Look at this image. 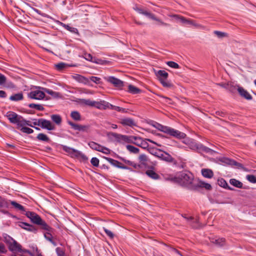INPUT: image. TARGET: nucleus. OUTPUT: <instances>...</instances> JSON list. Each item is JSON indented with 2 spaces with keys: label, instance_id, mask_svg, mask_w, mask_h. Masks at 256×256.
<instances>
[{
  "label": "nucleus",
  "instance_id": "f257e3e1",
  "mask_svg": "<svg viewBox=\"0 0 256 256\" xmlns=\"http://www.w3.org/2000/svg\"><path fill=\"white\" fill-rule=\"evenodd\" d=\"M175 179L180 185L189 189L195 190L197 187L194 180V176L190 172H180L175 178Z\"/></svg>",
  "mask_w": 256,
  "mask_h": 256
},
{
  "label": "nucleus",
  "instance_id": "f03ea898",
  "mask_svg": "<svg viewBox=\"0 0 256 256\" xmlns=\"http://www.w3.org/2000/svg\"><path fill=\"white\" fill-rule=\"evenodd\" d=\"M6 116L12 124H16L18 128L25 126L34 127L30 121L26 120L22 116L16 112H10L6 114Z\"/></svg>",
  "mask_w": 256,
  "mask_h": 256
},
{
  "label": "nucleus",
  "instance_id": "7ed1b4c3",
  "mask_svg": "<svg viewBox=\"0 0 256 256\" xmlns=\"http://www.w3.org/2000/svg\"><path fill=\"white\" fill-rule=\"evenodd\" d=\"M153 126L158 130L176 138L184 139L186 137V134L184 133L170 127L163 126L158 123H156Z\"/></svg>",
  "mask_w": 256,
  "mask_h": 256
},
{
  "label": "nucleus",
  "instance_id": "20e7f679",
  "mask_svg": "<svg viewBox=\"0 0 256 256\" xmlns=\"http://www.w3.org/2000/svg\"><path fill=\"white\" fill-rule=\"evenodd\" d=\"M25 215L29 218L32 222L40 226L41 228L45 230L52 232V228L50 227L36 213L32 212H26Z\"/></svg>",
  "mask_w": 256,
  "mask_h": 256
},
{
  "label": "nucleus",
  "instance_id": "39448f33",
  "mask_svg": "<svg viewBox=\"0 0 256 256\" xmlns=\"http://www.w3.org/2000/svg\"><path fill=\"white\" fill-rule=\"evenodd\" d=\"M5 242L8 244L10 251L13 252H21V246L12 238L8 236L5 238Z\"/></svg>",
  "mask_w": 256,
  "mask_h": 256
},
{
  "label": "nucleus",
  "instance_id": "423d86ee",
  "mask_svg": "<svg viewBox=\"0 0 256 256\" xmlns=\"http://www.w3.org/2000/svg\"><path fill=\"white\" fill-rule=\"evenodd\" d=\"M108 135L112 136L117 140L118 142L120 143L123 142L133 143L134 138V136H128L114 132H110Z\"/></svg>",
  "mask_w": 256,
  "mask_h": 256
},
{
  "label": "nucleus",
  "instance_id": "0eeeda50",
  "mask_svg": "<svg viewBox=\"0 0 256 256\" xmlns=\"http://www.w3.org/2000/svg\"><path fill=\"white\" fill-rule=\"evenodd\" d=\"M147 140L149 141L153 144H154L158 146H160V144L156 143V142H154L152 140H150V139L144 140L140 137L136 136H134L133 144L142 148L146 149V148H147L148 146V144L147 142Z\"/></svg>",
  "mask_w": 256,
  "mask_h": 256
},
{
  "label": "nucleus",
  "instance_id": "6e6552de",
  "mask_svg": "<svg viewBox=\"0 0 256 256\" xmlns=\"http://www.w3.org/2000/svg\"><path fill=\"white\" fill-rule=\"evenodd\" d=\"M88 145L92 149L102 152L104 154H109L110 152V150L109 148L94 142H90Z\"/></svg>",
  "mask_w": 256,
  "mask_h": 256
},
{
  "label": "nucleus",
  "instance_id": "1a4fd4ad",
  "mask_svg": "<svg viewBox=\"0 0 256 256\" xmlns=\"http://www.w3.org/2000/svg\"><path fill=\"white\" fill-rule=\"evenodd\" d=\"M44 92V91L40 90H32L28 94V98L31 99L41 100L45 96Z\"/></svg>",
  "mask_w": 256,
  "mask_h": 256
},
{
  "label": "nucleus",
  "instance_id": "9d476101",
  "mask_svg": "<svg viewBox=\"0 0 256 256\" xmlns=\"http://www.w3.org/2000/svg\"><path fill=\"white\" fill-rule=\"evenodd\" d=\"M133 8L134 10L136 11L139 14H144L145 16L148 18H150L153 20L154 19H156V16L154 14L150 12H148L147 10H146L145 9H144L142 8L138 7L137 6H134Z\"/></svg>",
  "mask_w": 256,
  "mask_h": 256
},
{
  "label": "nucleus",
  "instance_id": "9b49d317",
  "mask_svg": "<svg viewBox=\"0 0 256 256\" xmlns=\"http://www.w3.org/2000/svg\"><path fill=\"white\" fill-rule=\"evenodd\" d=\"M105 78L108 82L112 84L116 87L120 88L124 86L123 82L115 77L108 76Z\"/></svg>",
  "mask_w": 256,
  "mask_h": 256
},
{
  "label": "nucleus",
  "instance_id": "f8f14e48",
  "mask_svg": "<svg viewBox=\"0 0 256 256\" xmlns=\"http://www.w3.org/2000/svg\"><path fill=\"white\" fill-rule=\"evenodd\" d=\"M64 151L70 154L72 157L78 158L81 155V152L75 149L64 146H62Z\"/></svg>",
  "mask_w": 256,
  "mask_h": 256
},
{
  "label": "nucleus",
  "instance_id": "ddd939ff",
  "mask_svg": "<svg viewBox=\"0 0 256 256\" xmlns=\"http://www.w3.org/2000/svg\"><path fill=\"white\" fill-rule=\"evenodd\" d=\"M104 158L111 164L112 166L122 168V169H124L127 170L128 168L124 165H123L121 162H119L118 161L114 160L112 158H107V157H104Z\"/></svg>",
  "mask_w": 256,
  "mask_h": 256
},
{
  "label": "nucleus",
  "instance_id": "4468645a",
  "mask_svg": "<svg viewBox=\"0 0 256 256\" xmlns=\"http://www.w3.org/2000/svg\"><path fill=\"white\" fill-rule=\"evenodd\" d=\"M72 78L74 80L78 82L82 83L84 84H90V80L88 78L82 75L78 74H74L72 76Z\"/></svg>",
  "mask_w": 256,
  "mask_h": 256
},
{
  "label": "nucleus",
  "instance_id": "2eb2a0df",
  "mask_svg": "<svg viewBox=\"0 0 256 256\" xmlns=\"http://www.w3.org/2000/svg\"><path fill=\"white\" fill-rule=\"evenodd\" d=\"M210 239V242L217 246H222L226 244V240L224 238L216 237L211 238Z\"/></svg>",
  "mask_w": 256,
  "mask_h": 256
},
{
  "label": "nucleus",
  "instance_id": "dca6fc26",
  "mask_svg": "<svg viewBox=\"0 0 256 256\" xmlns=\"http://www.w3.org/2000/svg\"><path fill=\"white\" fill-rule=\"evenodd\" d=\"M41 121V127L42 128H46L49 130H54V126L50 120L42 118Z\"/></svg>",
  "mask_w": 256,
  "mask_h": 256
},
{
  "label": "nucleus",
  "instance_id": "f3484780",
  "mask_svg": "<svg viewBox=\"0 0 256 256\" xmlns=\"http://www.w3.org/2000/svg\"><path fill=\"white\" fill-rule=\"evenodd\" d=\"M18 226L28 231L34 232H36L37 231V229L35 228V227L31 224H30L28 223H26L24 222H19L18 224Z\"/></svg>",
  "mask_w": 256,
  "mask_h": 256
},
{
  "label": "nucleus",
  "instance_id": "a211bd4d",
  "mask_svg": "<svg viewBox=\"0 0 256 256\" xmlns=\"http://www.w3.org/2000/svg\"><path fill=\"white\" fill-rule=\"evenodd\" d=\"M237 90L240 95L241 96L244 98L248 100H250L252 99V96L243 88L238 86Z\"/></svg>",
  "mask_w": 256,
  "mask_h": 256
},
{
  "label": "nucleus",
  "instance_id": "6ab92c4d",
  "mask_svg": "<svg viewBox=\"0 0 256 256\" xmlns=\"http://www.w3.org/2000/svg\"><path fill=\"white\" fill-rule=\"evenodd\" d=\"M52 232L46 230L47 232L44 234V238L48 240L54 246H56V243L55 242H54L52 240V238H53L52 235L54 234V230L52 228Z\"/></svg>",
  "mask_w": 256,
  "mask_h": 256
},
{
  "label": "nucleus",
  "instance_id": "aec40b11",
  "mask_svg": "<svg viewBox=\"0 0 256 256\" xmlns=\"http://www.w3.org/2000/svg\"><path fill=\"white\" fill-rule=\"evenodd\" d=\"M155 74L158 77V80H162L166 78H168V74L167 72L164 70H159L155 71Z\"/></svg>",
  "mask_w": 256,
  "mask_h": 256
},
{
  "label": "nucleus",
  "instance_id": "412c9836",
  "mask_svg": "<svg viewBox=\"0 0 256 256\" xmlns=\"http://www.w3.org/2000/svg\"><path fill=\"white\" fill-rule=\"evenodd\" d=\"M198 152H205L210 154H213V153L215 152V151L212 150L211 148H210L206 146H204L202 144H200L199 145V148L198 149Z\"/></svg>",
  "mask_w": 256,
  "mask_h": 256
},
{
  "label": "nucleus",
  "instance_id": "4be33fe9",
  "mask_svg": "<svg viewBox=\"0 0 256 256\" xmlns=\"http://www.w3.org/2000/svg\"><path fill=\"white\" fill-rule=\"evenodd\" d=\"M224 162L230 165L236 166L239 168L244 169V168L242 164L236 162L234 160H230L229 158H226Z\"/></svg>",
  "mask_w": 256,
  "mask_h": 256
},
{
  "label": "nucleus",
  "instance_id": "5701e85b",
  "mask_svg": "<svg viewBox=\"0 0 256 256\" xmlns=\"http://www.w3.org/2000/svg\"><path fill=\"white\" fill-rule=\"evenodd\" d=\"M120 123L123 126H132L135 125L134 121L132 118H126L122 120Z\"/></svg>",
  "mask_w": 256,
  "mask_h": 256
},
{
  "label": "nucleus",
  "instance_id": "b1692460",
  "mask_svg": "<svg viewBox=\"0 0 256 256\" xmlns=\"http://www.w3.org/2000/svg\"><path fill=\"white\" fill-rule=\"evenodd\" d=\"M202 175L206 178H212L214 176L213 172L210 169H202Z\"/></svg>",
  "mask_w": 256,
  "mask_h": 256
},
{
  "label": "nucleus",
  "instance_id": "393cba45",
  "mask_svg": "<svg viewBox=\"0 0 256 256\" xmlns=\"http://www.w3.org/2000/svg\"><path fill=\"white\" fill-rule=\"evenodd\" d=\"M218 184L220 186L224 188H227L230 190H234L232 188L228 186L226 182L222 178H219L218 180Z\"/></svg>",
  "mask_w": 256,
  "mask_h": 256
},
{
  "label": "nucleus",
  "instance_id": "a878e982",
  "mask_svg": "<svg viewBox=\"0 0 256 256\" xmlns=\"http://www.w3.org/2000/svg\"><path fill=\"white\" fill-rule=\"evenodd\" d=\"M230 184L232 185L233 186H234L236 188H242V183L236 179H234V178L230 179Z\"/></svg>",
  "mask_w": 256,
  "mask_h": 256
},
{
  "label": "nucleus",
  "instance_id": "bb28decb",
  "mask_svg": "<svg viewBox=\"0 0 256 256\" xmlns=\"http://www.w3.org/2000/svg\"><path fill=\"white\" fill-rule=\"evenodd\" d=\"M104 103H107V102L101 100L100 102H96L95 107L100 110H106L108 106Z\"/></svg>",
  "mask_w": 256,
  "mask_h": 256
},
{
  "label": "nucleus",
  "instance_id": "cd10ccee",
  "mask_svg": "<svg viewBox=\"0 0 256 256\" xmlns=\"http://www.w3.org/2000/svg\"><path fill=\"white\" fill-rule=\"evenodd\" d=\"M70 116L76 121H80L81 120V116L78 111H72L71 112Z\"/></svg>",
  "mask_w": 256,
  "mask_h": 256
},
{
  "label": "nucleus",
  "instance_id": "c85d7f7f",
  "mask_svg": "<svg viewBox=\"0 0 256 256\" xmlns=\"http://www.w3.org/2000/svg\"><path fill=\"white\" fill-rule=\"evenodd\" d=\"M128 90L132 94H136L140 92V90L139 88L132 84L128 86Z\"/></svg>",
  "mask_w": 256,
  "mask_h": 256
},
{
  "label": "nucleus",
  "instance_id": "c756f323",
  "mask_svg": "<svg viewBox=\"0 0 256 256\" xmlns=\"http://www.w3.org/2000/svg\"><path fill=\"white\" fill-rule=\"evenodd\" d=\"M84 58L87 60H89L96 64H100V60H96L95 58H93L92 56L90 54L85 53Z\"/></svg>",
  "mask_w": 256,
  "mask_h": 256
},
{
  "label": "nucleus",
  "instance_id": "7c9ffc66",
  "mask_svg": "<svg viewBox=\"0 0 256 256\" xmlns=\"http://www.w3.org/2000/svg\"><path fill=\"white\" fill-rule=\"evenodd\" d=\"M23 95L22 93H18L11 96L10 98V100L12 101H18L22 100Z\"/></svg>",
  "mask_w": 256,
  "mask_h": 256
},
{
  "label": "nucleus",
  "instance_id": "2f4dec72",
  "mask_svg": "<svg viewBox=\"0 0 256 256\" xmlns=\"http://www.w3.org/2000/svg\"><path fill=\"white\" fill-rule=\"evenodd\" d=\"M63 27L64 28L68 30L71 32L72 33L76 34L78 35L79 34L78 30L76 28L72 27L70 26H69L68 24H63Z\"/></svg>",
  "mask_w": 256,
  "mask_h": 256
},
{
  "label": "nucleus",
  "instance_id": "473e14b6",
  "mask_svg": "<svg viewBox=\"0 0 256 256\" xmlns=\"http://www.w3.org/2000/svg\"><path fill=\"white\" fill-rule=\"evenodd\" d=\"M11 204L16 209L22 212H26L24 207L20 204L17 203L14 201H10Z\"/></svg>",
  "mask_w": 256,
  "mask_h": 256
},
{
  "label": "nucleus",
  "instance_id": "72a5a7b5",
  "mask_svg": "<svg viewBox=\"0 0 256 256\" xmlns=\"http://www.w3.org/2000/svg\"><path fill=\"white\" fill-rule=\"evenodd\" d=\"M146 173L149 177L154 180L158 179L159 178V176L152 170H148Z\"/></svg>",
  "mask_w": 256,
  "mask_h": 256
},
{
  "label": "nucleus",
  "instance_id": "f704fd0d",
  "mask_svg": "<svg viewBox=\"0 0 256 256\" xmlns=\"http://www.w3.org/2000/svg\"><path fill=\"white\" fill-rule=\"evenodd\" d=\"M157 156L163 160L168 162H171L173 160L172 158L168 153H166V156H164L163 154H160V155H158Z\"/></svg>",
  "mask_w": 256,
  "mask_h": 256
},
{
  "label": "nucleus",
  "instance_id": "c9c22d12",
  "mask_svg": "<svg viewBox=\"0 0 256 256\" xmlns=\"http://www.w3.org/2000/svg\"><path fill=\"white\" fill-rule=\"evenodd\" d=\"M42 90L44 92L50 94V96H52L54 98H57L59 96L60 94L58 92H54L51 90L48 89L46 88H42Z\"/></svg>",
  "mask_w": 256,
  "mask_h": 256
},
{
  "label": "nucleus",
  "instance_id": "e433bc0d",
  "mask_svg": "<svg viewBox=\"0 0 256 256\" xmlns=\"http://www.w3.org/2000/svg\"><path fill=\"white\" fill-rule=\"evenodd\" d=\"M30 108H35L38 110L42 111L44 110V108L42 104H30L28 105Z\"/></svg>",
  "mask_w": 256,
  "mask_h": 256
},
{
  "label": "nucleus",
  "instance_id": "4c0bfd02",
  "mask_svg": "<svg viewBox=\"0 0 256 256\" xmlns=\"http://www.w3.org/2000/svg\"><path fill=\"white\" fill-rule=\"evenodd\" d=\"M51 118L57 124H60L62 122V118L59 115L53 114L51 116Z\"/></svg>",
  "mask_w": 256,
  "mask_h": 256
},
{
  "label": "nucleus",
  "instance_id": "58836bf2",
  "mask_svg": "<svg viewBox=\"0 0 256 256\" xmlns=\"http://www.w3.org/2000/svg\"><path fill=\"white\" fill-rule=\"evenodd\" d=\"M169 16L175 18L178 21L180 22L183 24H185L186 20V18L184 17L177 14L169 15Z\"/></svg>",
  "mask_w": 256,
  "mask_h": 256
},
{
  "label": "nucleus",
  "instance_id": "ea45409f",
  "mask_svg": "<svg viewBox=\"0 0 256 256\" xmlns=\"http://www.w3.org/2000/svg\"><path fill=\"white\" fill-rule=\"evenodd\" d=\"M37 138L41 141L48 142L50 140L49 138L45 134L40 133L37 136Z\"/></svg>",
  "mask_w": 256,
  "mask_h": 256
},
{
  "label": "nucleus",
  "instance_id": "a19ab883",
  "mask_svg": "<svg viewBox=\"0 0 256 256\" xmlns=\"http://www.w3.org/2000/svg\"><path fill=\"white\" fill-rule=\"evenodd\" d=\"M200 144L196 143L194 140H192L188 146L192 150H198Z\"/></svg>",
  "mask_w": 256,
  "mask_h": 256
},
{
  "label": "nucleus",
  "instance_id": "79ce46f5",
  "mask_svg": "<svg viewBox=\"0 0 256 256\" xmlns=\"http://www.w3.org/2000/svg\"><path fill=\"white\" fill-rule=\"evenodd\" d=\"M126 149L130 152L133 154H138L139 152V149L131 145H127Z\"/></svg>",
  "mask_w": 256,
  "mask_h": 256
},
{
  "label": "nucleus",
  "instance_id": "37998d69",
  "mask_svg": "<svg viewBox=\"0 0 256 256\" xmlns=\"http://www.w3.org/2000/svg\"><path fill=\"white\" fill-rule=\"evenodd\" d=\"M198 186L201 188H206V190H210L212 188V186L210 184L206 183L204 182H200Z\"/></svg>",
  "mask_w": 256,
  "mask_h": 256
},
{
  "label": "nucleus",
  "instance_id": "c03bdc74",
  "mask_svg": "<svg viewBox=\"0 0 256 256\" xmlns=\"http://www.w3.org/2000/svg\"><path fill=\"white\" fill-rule=\"evenodd\" d=\"M20 130L22 132L28 134H30L34 132V130L32 128L26 126L20 128Z\"/></svg>",
  "mask_w": 256,
  "mask_h": 256
},
{
  "label": "nucleus",
  "instance_id": "a18cd8bd",
  "mask_svg": "<svg viewBox=\"0 0 256 256\" xmlns=\"http://www.w3.org/2000/svg\"><path fill=\"white\" fill-rule=\"evenodd\" d=\"M160 82L164 87L170 88L172 86V84L169 82H168L167 78L162 80H160Z\"/></svg>",
  "mask_w": 256,
  "mask_h": 256
},
{
  "label": "nucleus",
  "instance_id": "49530a36",
  "mask_svg": "<svg viewBox=\"0 0 256 256\" xmlns=\"http://www.w3.org/2000/svg\"><path fill=\"white\" fill-rule=\"evenodd\" d=\"M138 160L142 164H144L148 160V158L146 154H142L139 156Z\"/></svg>",
  "mask_w": 256,
  "mask_h": 256
},
{
  "label": "nucleus",
  "instance_id": "de8ad7c7",
  "mask_svg": "<svg viewBox=\"0 0 256 256\" xmlns=\"http://www.w3.org/2000/svg\"><path fill=\"white\" fill-rule=\"evenodd\" d=\"M246 178L247 180H248L250 182L254 184L256 183V176H254L249 174L247 175Z\"/></svg>",
  "mask_w": 256,
  "mask_h": 256
},
{
  "label": "nucleus",
  "instance_id": "09e8293b",
  "mask_svg": "<svg viewBox=\"0 0 256 256\" xmlns=\"http://www.w3.org/2000/svg\"><path fill=\"white\" fill-rule=\"evenodd\" d=\"M238 86L229 84V86H226V89L232 92H234L237 90Z\"/></svg>",
  "mask_w": 256,
  "mask_h": 256
},
{
  "label": "nucleus",
  "instance_id": "8fccbe9b",
  "mask_svg": "<svg viewBox=\"0 0 256 256\" xmlns=\"http://www.w3.org/2000/svg\"><path fill=\"white\" fill-rule=\"evenodd\" d=\"M166 64L170 67L172 68H179V65L174 62H172V61H170V62H166Z\"/></svg>",
  "mask_w": 256,
  "mask_h": 256
},
{
  "label": "nucleus",
  "instance_id": "3c124183",
  "mask_svg": "<svg viewBox=\"0 0 256 256\" xmlns=\"http://www.w3.org/2000/svg\"><path fill=\"white\" fill-rule=\"evenodd\" d=\"M90 162L94 166L98 167L99 165V160L96 158H92L91 159Z\"/></svg>",
  "mask_w": 256,
  "mask_h": 256
},
{
  "label": "nucleus",
  "instance_id": "603ef678",
  "mask_svg": "<svg viewBox=\"0 0 256 256\" xmlns=\"http://www.w3.org/2000/svg\"><path fill=\"white\" fill-rule=\"evenodd\" d=\"M68 124H70L72 126V128L74 130H78V128H79L80 124L74 123L73 122H72L71 121H68Z\"/></svg>",
  "mask_w": 256,
  "mask_h": 256
},
{
  "label": "nucleus",
  "instance_id": "864d4df0",
  "mask_svg": "<svg viewBox=\"0 0 256 256\" xmlns=\"http://www.w3.org/2000/svg\"><path fill=\"white\" fill-rule=\"evenodd\" d=\"M89 128V126L88 125H79L78 131L86 132Z\"/></svg>",
  "mask_w": 256,
  "mask_h": 256
},
{
  "label": "nucleus",
  "instance_id": "5fc2aeb1",
  "mask_svg": "<svg viewBox=\"0 0 256 256\" xmlns=\"http://www.w3.org/2000/svg\"><path fill=\"white\" fill-rule=\"evenodd\" d=\"M84 103L88 106H95L96 102L92 101L90 100H84Z\"/></svg>",
  "mask_w": 256,
  "mask_h": 256
},
{
  "label": "nucleus",
  "instance_id": "6e6d98bb",
  "mask_svg": "<svg viewBox=\"0 0 256 256\" xmlns=\"http://www.w3.org/2000/svg\"><path fill=\"white\" fill-rule=\"evenodd\" d=\"M214 32L218 38H223V37L226 36V33L221 32L220 31L216 30V31H214Z\"/></svg>",
  "mask_w": 256,
  "mask_h": 256
},
{
  "label": "nucleus",
  "instance_id": "4d7b16f0",
  "mask_svg": "<svg viewBox=\"0 0 256 256\" xmlns=\"http://www.w3.org/2000/svg\"><path fill=\"white\" fill-rule=\"evenodd\" d=\"M90 80L96 84H100V78L94 76L90 77Z\"/></svg>",
  "mask_w": 256,
  "mask_h": 256
},
{
  "label": "nucleus",
  "instance_id": "13d9d810",
  "mask_svg": "<svg viewBox=\"0 0 256 256\" xmlns=\"http://www.w3.org/2000/svg\"><path fill=\"white\" fill-rule=\"evenodd\" d=\"M194 24L192 26H194L195 28H200L201 30H205L206 27L202 24L196 23L194 20L193 22Z\"/></svg>",
  "mask_w": 256,
  "mask_h": 256
},
{
  "label": "nucleus",
  "instance_id": "bf43d9fd",
  "mask_svg": "<svg viewBox=\"0 0 256 256\" xmlns=\"http://www.w3.org/2000/svg\"><path fill=\"white\" fill-rule=\"evenodd\" d=\"M56 252L58 256H64V252L63 250L60 248H56Z\"/></svg>",
  "mask_w": 256,
  "mask_h": 256
},
{
  "label": "nucleus",
  "instance_id": "052dcab7",
  "mask_svg": "<svg viewBox=\"0 0 256 256\" xmlns=\"http://www.w3.org/2000/svg\"><path fill=\"white\" fill-rule=\"evenodd\" d=\"M104 231L106 233L108 236L110 238H112L114 236L113 233L110 230L104 228Z\"/></svg>",
  "mask_w": 256,
  "mask_h": 256
},
{
  "label": "nucleus",
  "instance_id": "680f3d73",
  "mask_svg": "<svg viewBox=\"0 0 256 256\" xmlns=\"http://www.w3.org/2000/svg\"><path fill=\"white\" fill-rule=\"evenodd\" d=\"M6 77L2 74H0V85L4 84L6 82Z\"/></svg>",
  "mask_w": 256,
  "mask_h": 256
},
{
  "label": "nucleus",
  "instance_id": "e2e57ef3",
  "mask_svg": "<svg viewBox=\"0 0 256 256\" xmlns=\"http://www.w3.org/2000/svg\"><path fill=\"white\" fill-rule=\"evenodd\" d=\"M7 250L3 244H0V254H6Z\"/></svg>",
  "mask_w": 256,
  "mask_h": 256
},
{
  "label": "nucleus",
  "instance_id": "0e129e2a",
  "mask_svg": "<svg viewBox=\"0 0 256 256\" xmlns=\"http://www.w3.org/2000/svg\"><path fill=\"white\" fill-rule=\"evenodd\" d=\"M56 67L58 70H61L66 67V64L63 62L59 63L56 65Z\"/></svg>",
  "mask_w": 256,
  "mask_h": 256
},
{
  "label": "nucleus",
  "instance_id": "69168bd1",
  "mask_svg": "<svg viewBox=\"0 0 256 256\" xmlns=\"http://www.w3.org/2000/svg\"><path fill=\"white\" fill-rule=\"evenodd\" d=\"M216 114L217 116H220V117H224L226 115V114L224 112L221 111H217L216 112Z\"/></svg>",
  "mask_w": 256,
  "mask_h": 256
},
{
  "label": "nucleus",
  "instance_id": "338daca9",
  "mask_svg": "<svg viewBox=\"0 0 256 256\" xmlns=\"http://www.w3.org/2000/svg\"><path fill=\"white\" fill-rule=\"evenodd\" d=\"M114 110L118 112H122L123 113H125L126 112V110L125 108L117 106H116V108H114Z\"/></svg>",
  "mask_w": 256,
  "mask_h": 256
},
{
  "label": "nucleus",
  "instance_id": "774afa93",
  "mask_svg": "<svg viewBox=\"0 0 256 256\" xmlns=\"http://www.w3.org/2000/svg\"><path fill=\"white\" fill-rule=\"evenodd\" d=\"M154 20L158 22L160 25L162 26H168L169 24L166 23V22H162V20H161L160 19L157 18L156 17V19H154Z\"/></svg>",
  "mask_w": 256,
  "mask_h": 256
}]
</instances>
